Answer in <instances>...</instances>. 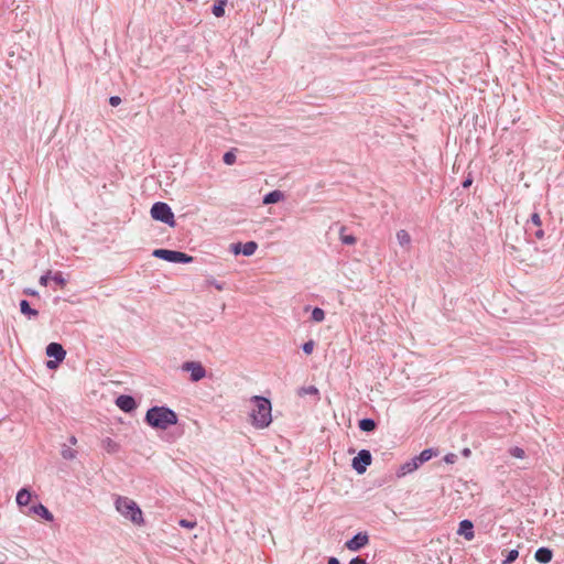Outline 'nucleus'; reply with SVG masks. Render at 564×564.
Instances as JSON below:
<instances>
[{
    "label": "nucleus",
    "instance_id": "1",
    "mask_svg": "<svg viewBox=\"0 0 564 564\" xmlns=\"http://www.w3.org/2000/svg\"><path fill=\"white\" fill-rule=\"evenodd\" d=\"M144 421L156 430H166L178 421L177 414L167 406H152L147 411Z\"/></svg>",
    "mask_w": 564,
    "mask_h": 564
},
{
    "label": "nucleus",
    "instance_id": "2",
    "mask_svg": "<svg viewBox=\"0 0 564 564\" xmlns=\"http://www.w3.org/2000/svg\"><path fill=\"white\" fill-rule=\"evenodd\" d=\"M253 408L250 413L251 423L257 429H264L272 422V406L269 399L254 395L251 398Z\"/></svg>",
    "mask_w": 564,
    "mask_h": 564
},
{
    "label": "nucleus",
    "instance_id": "3",
    "mask_svg": "<svg viewBox=\"0 0 564 564\" xmlns=\"http://www.w3.org/2000/svg\"><path fill=\"white\" fill-rule=\"evenodd\" d=\"M115 507L123 518L130 520L133 524L142 525L144 523L142 510L134 500L118 496L115 501Z\"/></svg>",
    "mask_w": 564,
    "mask_h": 564
},
{
    "label": "nucleus",
    "instance_id": "4",
    "mask_svg": "<svg viewBox=\"0 0 564 564\" xmlns=\"http://www.w3.org/2000/svg\"><path fill=\"white\" fill-rule=\"evenodd\" d=\"M151 216L153 219L162 221L170 227H175V218L171 207L163 202H156L151 207Z\"/></svg>",
    "mask_w": 564,
    "mask_h": 564
},
{
    "label": "nucleus",
    "instance_id": "5",
    "mask_svg": "<svg viewBox=\"0 0 564 564\" xmlns=\"http://www.w3.org/2000/svg\"><path fill=\"white\" fill-rule=\"evenodd\" d=\"M152 254L155 258L173 263H189L193 261V257L187 253L169 249H155Z\"/></svg>",
    "mask_w": 564,
    "mask_h": 564
},
{
    "label": "nucleus",
    "instance_id": "6",
    "mask_svg": "<svg viewBox=\"0 0 564 564\" xmlns=\"http://www.w3.org/2000/svg\"><path fill=\"white\" fill-rule=\"evenodd\" d=\"M372 457L369 451L361 449L356 457L352 459V468L358 474H364L367 470V467L371 464Z\"/></svg>",
    "mask_w": 564,
    "mask_h": 564
},
{
    "label": "nucleus",
    "instance_id": "7",
    "mask_svg": "<svg viewBox=\"0 0 564 564\" xmlns=\"http://www.w3.org/2000/svg\"><path fill=\"white\" fill-rule=\"evenodd\" d=\"M182 369L191 373V380L197 382L205 378L206 370L198 361H186L183 364Z\"/></svg>",
    "mask_w": 564,
    "mask_h": 564
},
{
    "label": "nucleus",
    "instance_id": "8",
    "mask_svg": "<svg viewBox=\"0 0 564 564\" xmlns=\"http://www.w3.org/2000/svg\"><path fill=\"white\" fill-rule=\"evenodd\" d=\"M369 543V536L366 532H359L345 543V546L351 551L357 552Z\"/></svg>",
    "mask_w": 564,
    "mask_h": 564
},
{
    "label": "nucleus",
    "instance_id": "9",
    "mask_svg": "<svg viewBox=\"0 0 564 564\" xmlns=\"http://www.w3.org/2000/svg\"><path fill=\"white\" fill-rule=\"evenodd\" d=\"M46 355L53 357L57 362H62L65 359L66 350L58 343H51L46 346Z\"/></svg>",
    "mask_w": 564,
    "mask_h": 564
},
{
    "label": "nucleus",
    "instance_id": "10",
    "mask_svg": "<svg viewBox=\"0 0 564 564\" xmlns=\"http://www.w3.org/2000/svg\"><path fill=\"white\" fill-rule=\"evenodd\" d=\"M234 253H242L243 256L250 257L252 256L256 250L258 249V243L254 241H248L243 245L241 243H235L231 246Z\"/></svg>",
    "mask_w": 564,
    "mask_h": 564
},
{
    "label": "nucleus",
    "instance_id": "11",
    "mask_svg": "<svg viewBox=\"0 0 564 564\" xmlns=\"http://www.w3.org/2000/svg\"><path fill=\"white\" fill-rule=\"evenodd\" d=\"M117 406L124 411V412H131L137 408L135 400L130 395H119L116 400Z\"/></svg>",
    "mask_w": 564,
    "mask_h": 564
},
{
    "label": "nucleus",
    "instance_id": "12",
    "mask_svg": "<svg viewBox=\"0 0 564 564\" xmlns=\"http://www.w3.org/2000/svg\"><path fill=\"white\" fill-rule=\"evenodd\" d=\"M30 512L36 516H40L41 518L45 519L46 521H53L54 517L52 512L42 503L34 505L30 508Z\"/></svg>",
    "mask_w": 564,
    "mask_h": 564
},
{
    "label": "nucleus",
    "instance_id": "13",
    "mask_svg": "<svg viewBox=\"0 0 564 564\" xmlns=\"http://www.w3.org/2000/svg\"><path fill=\"white\" fill-rule=\"evenodd\" d=\"M458 533L464 535V538L468 541L473 540L475 536L473 522L469 520L460 521Z\"/></svg>",
    "mask_w": 564,
    "mask_h": 564
},
{
    "label": "nucleus",
    "instance_id": "14",
    "mask_svg": "<svg viewBox=\"0 0 564 564\" xmlns=\"http://www.w3.org/2000/svg\"><path fill=\"white\" fill-rule=\"evenodd\" d=\"M553 553L547 547H540L534 554V558L542 564H547L552 561Z\"/></svg>",
    "mask_w": 564,
    "mask_h": 564
},
{
    "label": "nucleus",
    "instance_id": "15",
    "mask_svg": "<svg viewBox=\"0 0 564 564\" xmlns=\"http://www.w3.org/2000/svg\"><path fill=\"white\" fill-rule=\"evenodd\" d=\"M419 467H420V465L417 464V462L414 458H412L411 460H409L400 466L397 475H398V477L405 476L406 474H410V473L416 470Z\"/></svg>",
    "mask_w": 564,
    "mask_h": 564
},
{
    "label": "nucleus",
    "instance_id": "16",
    "mask_svg": "<svg viewBox=\"0 0 564 564\" xmlns=\"http://www.w3.org/2000/svg\"><path fill=\"white\" fill-rule=\"evenodd\" d=\"M283 198L284 194L279 189H274L264 195L262 203L264 205L275 204L281 202Z\"/></svg>",
    "mask_w": 564,
    "mask_h": 564
},
{
    "label": "nucleus",
    "instance_id": "17",
    "mask_svg": "<svg viewBox=\"0 0 564 564\" xmlns=\"http://www.w3.org/2000/svg\"><path fill=\"white\" fill-rule=\"evenodd\" d=\"M397 240L401 247L410 250L412 240L410 234L406 230L400 229L397 231Z\"/></svg>",
    "mask_w": 564,
    "mask_h": 564
},
{
    "label": "nucleus",
    "instance_id": "18",
    "mask_svg": "<svg viewBox=\"0 0 564 564\" xmlns=\"http://www.w3.org/2000/svg\"><path fill=\"white\" fill-rule=\"evenodd\" d=\"M101 447L109 454H115L119 451V444L110 437L101 441Z\"/></svg>",
    "mask_w": 564,
    "mask_h": 564
},
{
    "label": "nucleus",
    "instance_id": "19",
    "mask_svg": "<svg viewBox=\"0 0 564 564\" xmlns=\"http://www.w3.org/2000/svg\"><path fill=\"white\" fill-rule=\"evenodd\" d=\"M31 500V492L26 488H22L17 494V503L20 507H26Z\"/></svg>",
    "mask_w": 564,
    "mask_h": 564
},
{
    "label": "nucleus",
    "instance_id": "20",
    "mask_svg": "<svg viewBox=\"0 0 564 564\" xmlns=\"http://www.w3.org/2000/svg\"><path fill=\"white\" fill-rule=\"evenodd\" d=\"M21 313L26 315L29 318L36 317L39 312L34 308H31L29 302L26 300H22L20 302Z\"/></svg>",
    "mask_w": 564,
    "mask_h": 564
},
{
    "label": "nucleus",
    "instance_id": "21",
    "mask_svg": "<svg viewBox=\"0 0 564 564\" xmlns=\"http://www.w3.org/2000/svg\"><path fill=\"white\" fill-rule=\"evenodd\" d=\"M436 453L432 448H426L420 453V455L415 456L414 459L421 466L423 463L429 462Z\"/></svg>",
    "mask_w": 564,
    "mask_h": 564
},
{
    "label": "nucleus",
    "instance_id": "22",
    "mask_svg": "<svg viewBox=\"0 0 564 564\" xmlns=\"http://www.w3.org/2000/svg\"><path fill=\"white\" fill-rule=\"evenodd\" d=\"M226 3H227V0H218L214 6H213V14L217 18H220L225 14V7H226Z\"/></svg>",
    "mask_w": 564,
    "mask_h": 564
},
{
    "label": "nucleus",
    "instance_id": "23",
    "mask_svg": "<svg viewBox=\"0 0 564 564\" xmlns=\"http://www.w3.org/2000/svg\"><path fill=\"white\" fill-rule=\"evenodd\" d=\"M359 429L364 432H371L376 429V422L372 419H362L359 421Z\"/></svg>",
    "mask_w": 564,
    "mask_h": 564
},
{
    "label": "nucleus",
    "instance_id": "24",
    "mask_svg": "<svg viewBox=\"0 0 564 564\" xmlns=\"http://www.w3.org/2000/svg\"><path fill=\"white\" fill-rule=\"evenodd\" d=\"M61 455L66 460L75 459L77 456V452L66 445L62 446Z\"/></svg>",
    "mask_w": 564,
    "mask_h": 564
},
{
    "label": "nucleus",
    "instance_id": "25",
    "mask_svg": "<svg viewBox=\"0 0 564 564\" xmlns=\"http://www.w3.org/2000/svg\"><path fill=\"white\" fill-rule=\"evenodd\" d=\"M531 225L532 226H535V227H541L542 226V220H541V217L538 213H533L531 215V218L529 220V223L527 224V231H530L531 230Z\"/></svg>",
    "mask_w": 564,
    "mask_h": 564
},
{
    "label": "nucleus",
    "instance_id": "26",
    "mask_svg": "<svg viewBox=\"0 0 564 564\" xmlns=\"http://www.w3.org/2000/svg\"><path fill=\"white\" fill-rule=\"evenodd\" d=\"M311 318H312V321H314L316 323H322L325 319L324 310H322L319 307L313 308Z\"/></svg>",
    "mask_w": 564,
    "mask_h": 564
},
{
    "label": "nucleus",
    "instance_id": "27",
    "mask_svg": "<svg viewBox=\"0 0 564 564\" xmlns=\"http://www.w3.org/2000/svg\"><path fill=\"white\" fill-rule=\"evenodd\" d=\"M519 556V551L518 550H510L506 556V558L502 561V564H510L512 562H514Z\"/></svg>",
    "mask_w": 564,
    "mask_h": 564
},
{
    "label": "nucleus",
    "instance_id": "28",
    "mask_svg": "<svg viewBox=\"0 0 564 564\" xmlns=\"http://www.w3.org/2000/svg\"><path fill=\"white\" fill-rule=\"evenodd\" d=\"M300 394L318 395V389L315 386L303 387L300 390Z\"/></svg>",
    "mask_w": 564,
    "mask_h": 564
},
{
    "label": "nucleus",
    "instance_id": "29",
    "mask_svg": "<svg viewBox=\"0 0 564 564\" xmlns=\"http://www.w3.org/2000/svg\"><path fill=\"white\" fill-rule=\"evenodd\" d=\"M51 279L61 288H63L66 284V280L63 276L62 272H55Z\"/></svg>",
    "mask_w": 564,
    "mask_h": 564
},
{
    "label": "nucleus",
    "instance_id": "30",
    "mask_svg": "<svg viewBox=\"0 0 564 564\" xmlns=\"http://www.w3.org/2000/svg\"><path fill=\"white\" fill-rule=\"evenodd\" d=\"M224 163L227 165H232L236 162V154L232 151H228L224 154Z\"/></svg>",
    "mask_w": 564,
    "mask_h": 564
},
{
    "label": "nucleus",
    "instance_id": "31",
    "mask_svg": "<svg viewBox=\"0 0 564 564\" xmlns=\"http://www.w3.org/2000/svg\"><path fill=\"white\" fill-rule=\"evenodd\" d=\"M509 453H510L511 456H513L516 458L522 459V458L525 457V452L522 448L517 447V446L510 448Z\"/></svg>",
    "mask_w": 564,
    "mask_h": 564
},
{
    "label": "nucleus",
    "instance_id": "32",
    "mask_svg": "<svg viewBox=\"0 0 564 564\" xmlns=\"http://www.w3.org/2000/svg\"><path fill=\"white\" fill-rule=\"evenodd\" d=\"M340 240L344 245L351 246L356 242V238L352 235L340 234Z\"/></svg>",
    "mask_w": 564,
    "mask_h": 564
},
{
    "label": "nucleus",
    "instance_id": "33",
    "mask_svg": "<svg viewBox=\"0 0 564 564\" xmlns=\"http://www.w3.org/2000/svg\"><path fill=\"white\" fill-rule=\"evenodd\" d=\"M315 343L313 340H308L303 344L302 349L306 355H311L314 350Z\"/></svg>",
    "mask_w": 564,
    "mask_h": 564
},
{
    "label": "nucleus",
    "instance_id": "34",
    "mask_svg": "<svg viewBox=\"0 0 564 564\" xmlns=\"http://www.w3.org/2000/svg\"><path fill=\"white\" fill-rule=\"evenodd\" d=\"M178 523H180L181 527L187 528V529H193L196 525L195 521H191V520H187V519H182V520H180Z\"/></svg>",
    "mask_w": 564,
    "mask_h": 564
},
{
    "label": "nucleus",
    "instance_id": "35",
    "mask_svg": "<svg viewBox=\"0 0 564 564\" xmlns=\"http://www.w3.org/2000/svg\"><path fill=\"white\" fill-rule=\"evenodd\" d=\"M506 250L508 251V253H509L510 256H512L513 258L518 259V256L516 254V253H517V251H518V249H517V247H516V246H513V245H507V246H506Z\"/></svg>",
    "mask_w": 564,
    "mask_h": 564
},
{
    "label": "nucleus",
    "instance_id": "36",
    "mask_svg": "<svg viewBox=\"0 0 564 564\" xmlns=\"http://www.w3.org/2000/svg\"><path fill=\"white\" fill-rule=\"evenodd\" d=\"M51 273H52V272H51V271H48V272H46L45 274H43V275L41 276V279H40V284H41V285H44V286H46V285H47V282H48V280L51 279Z\"/></svg>",
    "mask_w": 564,
    "mask_h": 564
},
{
    "label": "nucleus",
    "instance_id": "37",
    "mask_svg": "<svg viewBox=\"0 0 564 564\" xmlns=\"http://www.w3.org/2000/svg\"><path fill=\"white\" fill-rule=\"evenodd\" d=\"M109 104L112 106V107H117L121 104V98L119 96H111L109 98Z\"/></svg>",
    "mask_w": 564,
    "mask_h": 564
},
{
    "label": "nucleus",
    "instance_id": "38",
    "mask_svg": "<svg viewBox=\"0 0 564 564\" xmlns=\"http://www.w3.org/2000/svg\"><path fill=\"white\" fill-rule=\"evenodd\" d=\"M533 236L536 238V239H542L544 237V231L541 227H536V230L533 232Z\"/></svg>",
    "mask_w": 564,
    "mask_h": 564
},
{
    "label": "nucleus",
    "instance_id": "39",
    "mask_svg": "<svg viewBox=\"0 0 564 564\" xmlns=\"http://www.w3.org/2000/svg\"><path fill=\"white\" fill-rule=\"evenodd\" d=\"M349 564H367V562L364 558L357 556L351 558Z\"/></svg>",
    "mask_w": 564,
    "mask_h": 564
},
{
    "label": "nucleus",
    "instance_id": "40",
    "mask_svg": "<svg viewBox=\"0 0 564 564\" xmlns=\"http://www.w3.org/2000/svg\"><path fill=\"white\" fill-rule=\"evenodd\" d=\"M455 458H456V455H455V454H447V455L445 456V462H446V463H454Z\"/></svg>",
    "mask_w": 564,
    "mask_h": 564
},
{
    "label": "nucleus",
    "instance_id": "41",
    "mask_svg": "<svg viewBox=\"0 0 564 564\" xmlns=\"http://www.w3.org/2000/svg\"><path fill=\"white\" fill-rule=\"evenodd\" d=\"M212 285H214L217 290L221 291L224 289L223 284L213 280L209 282Z\"/></svg>",
    "mask_w": 564,
    "mask_h": 564
},
{
    "label": "nucleus",
    "instance_id": "42",
    "mask_svg": "<svg viewBox=\"0 0 564 564\" xmlns=\"http://www.w3.org/2000/svg\"><path fill=\"white\" fill-rule=\"evenodd\" d=\"M473 183V180L470 177L466 178L464 182H463V187L464 188H467L471 185Z\"/></svg>",
    "mask_w": 564,
    "mask_h": 564
},
{
    "label": "nucleus",
    "instance_id": "43",
    "mask_svg": "<svg viewBox=\"0 0 564 564\" xmlns=\"http://www.w3.org/2000/svg\"><path fill=\"white\" fill-rule=\"evenodd\" d=\"M57 364H58V362H57L56 360H55V361L50 360V361H47V367H48V368H51V369H53V368H55V367H56V365H57Z\"/></svg>",
    "mask_w": 564,
    "mask_h": 564
},
{
    "label": "nucleus",
    "instance_id": "44",
    "mask_svg": "<svg viewBox=\"0 0 564 564\" xmlns=\"http://www.w3.org/2000/svg\"><path fill=\"white\" fill-rule=\"evenodd\" d=\"M327 564H340V563H339L338 558H336V557H329V558H328V563H327Z\"/></svg>",
    "mask_w": 564,
    "mask_h": 564
},
{
    "label": "nucleus",
    "instance_id": "45",
    "mask_svg": "<svg viewBox=\"0 0 564 564\" xmlns=\"http://www.w3.org/2000/svg\"><path fill=\"white\" fill-rule=\"evenodd\" d=\"M68 441H69L70 445L77 444V438L74 435H72Z\"/></svg>",
    "mask_w": 564,
    "mask_h": 564
}]
</instances>
